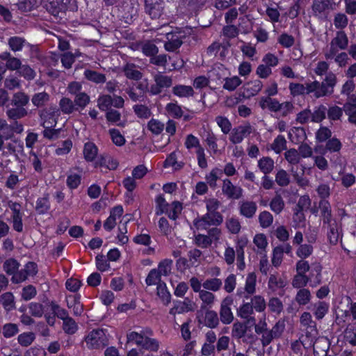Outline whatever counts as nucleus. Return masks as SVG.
Listing matches in <instances>:
<instances>
[{
	"mask_svg": "<svg viewBox=\"0 0 356 356\" xmlns=\"http://www.w3.org/2000/svg\"><path fill=\"white\" fill-rule=\"evenodd\" d=\"M153 335L152 330L149 328L145 329V334L143 337V342L140 345L143 349L156 352L159 348V342L156 339L151 338Z\"/></svg>",
	"mask_w": 356,
	"mask_h": 356,
	"instance_id": "obj_22",
	"label": "nucleus"
},
{
	"mask_svg": "<svg viewBox=\"0 0 356 356\" xmlns=\"http://www.w3.org/2000/svg\"><path fill=\"white\" fill-rule=\"evenodd\" d=\"M222 285V282L220 279L218 278H211L206 280L203 284L202 286L206 290H209L212 291H218Z\"/></svg>",
	"mask_w": 356,
	"mask_h": 356,
	"instance_id": "obj_45",
	"label": "nucleus"
},
{
	"mask_svg": "<svg viewBox=\"0 0 356 356\" xmlns=\"http://www.w3.org/2000/svg\"><path fill=\"white\" fill-rule=\"evenodd\" d=\"M35 211L39 214H44L50 209V203L49 200V195L46 194L42 197H39L36 201Z\"/></svg>",
	"mask_w": 356,
	"mask_h": 356,
	"instance_id": "obj_37",
	"label": "nucleus"
},
{
	"mask_svg": "<svg viewBox=\"0 0 356 356\" xmlns=\"http://www.w3.org/2000/svg\"><path fill=\"white\" fill-rule=\"evenodd\" d=\"M222 174L223 172L222 170L219 168H214L206 176L207 182L211 188H214L216 187V181L218 179L221 178Z\"/></svg>",
	"mask_w": 356,
	"mask_h": 356,
	"instance_id": "obj_43",
	"label": "nucleus"
},
{
	"mask_svg": "<svg viewBox=\"0 0 356 356\" xmlns=\"http://www.w3.org/2000/svg\"><path fill=\"white\" fill-rule=\"evenodd\" d=\"M270 210L276 215L280 214L285 207L284 201L280 194H276L269 203Z\"/></svg>",
	"mask_w": 356,
	"mask_h": 356,
	"instance_id": "obj_30",
	"label": "nucleus"
},
{
	"mask_svg": "<svg viewBox=\"0 0 356 356\" xmlns=\"http://www.w3.org/2000/svg\"><path fill=\"white\" fill-rule=\"evenodd\" d=\"M329 305L323 301H319L314 305V314L316 319H322L327 313Z\"/></svg>",
	"mask_w": 356,
	"mask_h": 356,
	"instance_id": "obj_42",
	"label": "nucleus"
},
{
	"mask_svg": "<svg viewBox=\"0 0 356 356\" xmlns=\"http://www.w3.org/2000/svg\"><path fill=\"white\" fill-rule=\"evenodd\" d=\"M238 209L241 216L247 218H251L257 210V205L253 201L244 200L239 202Z\"/></svg>",
	"mask_w": 356,
	"mask_h": 356,
	"instance_id": "obj_24",
	"label": "nucleus"
},
{
	"mask_svg": "<svg viewBox=\"0 0 356 356\" xmlns=\"http://www.w3.org/2000/svg\"><path fill=\"white\" fill-rule=\"evenodd\" d=\"M140 49L147 56H153L158 52L157 47L152 42H145L140 44Z\"/></svg>",
	"mask_w": 356,
	"mask_h": 356,
	"instance_id": "obj_50",
	"label": "nucleus"
},
{
	"mask_svg": "<svg viewBox=\"0 0 356 356\" xmlns=\"http://www.w3.org/2000/svg\"><path fill=\"white\" fill-rule=\"evenodd\" d=\"M252 305L250 302L243 303L237 309V315L241 318L246 320V324L249 327L255 324V318L252 316L253 314Z\"/></svg>",
	"mask_w": 356,
	"mask_h": 356,
	"instance_id": "obj_20",
	"label": "nucleus"
},
{
	"mask_svg": "<svg viewBox=\"0 0 356 356\" xmlns=\"http://www.w3.org/2000/svg\"><path fill=\"white\" fill-rule=\"evenodd\" d=\"M280 102L275 99L263 97L259 102L260 106L263 108H268L271 111L277 112L280 107Z\"/></svg>",
	"mask_w": 356,
	"mask_h": 356,
	"instance_id": "obj_39",
	"label": "nucleus"
},
{
	"mask_svg": "<svg viewBox=\"0 0 356 356\" xmlns=\"http://www.w3.org/2000/svg\"><path fill=\"white\" fill-rule=\"evenodd\" d=\"M286 141L284 136H278L270 145V148L276 154H280L286 147Z\"/></svg>",
	"mask_w": 356,
	"mask_h": 356,
	"instance_id": "obj_47",
	"label": "nucleus"
},
{
	"mask_svg": "<svg viewBox=\"0 0 356 356\" xmlns=\"http://www.w3.org/2000/svg\"><path fill=\"white\" fill-rule=\"evenodd\" d=\"M181 211V204L179 202L175 201L172 204H169V207H168L164 213L167 214L170 219L175 220L178 218Z\"/></svg>",
	"mask_w": 356,
	"mask_h": 356,
	"instance_id": "obj_35",
	"label": "nucleus"
},
{
	"mask_svg": "<svg viewBox=\"0 0 356 356\" xmlns=\"http://www.w3.org/2000/svg\"><path fill=\"white\" fill-rule=\"evenodd\" d=\"M223 221V217L220 213H207L200 218L193 220V225L198 230H206L210 226H218Z\"/></svg>",
	"mask_w": 356,
	"mask_h": 356,
	"instance_id": "obj_2",
	"label": "nucleus"
},
{
	"mask_svg": "<svg viewBox=\"0 0 356 356\" xmlns=\"http://www.w3.org/2000/svg\"><path fill=\"white\" fill-rule=\"evenodd\" d=\"M286 284L287 281L284 277L274 274L269 277L268 287L273 292L284 289Z\"/></svg>",
	"mask_w": 356,
	"mask_h": 356,
	"instance_id": "obj_27",
	"label": "nucleus"
},
{
	"mask_svg": "<svg viewBox=\"0 0 356 356\" xmlns=\"http://www.w3.org/2000/svg\"><path fill=\"white\" fill-rule=\"evenodd\" d=\"M35 336L33 332H23L17 337L18 343L24 347L30 346L35 340Z\"/></svg>",
	"mask_w": 356,
	"mask_h": 356,
	"instance_id": "obj_54",
	"label": "nucleus"
},
{
	"mask_svg": "<svg viewBox=\"0 0 356 356\" xmlns=\"http://www.w3.org/2000/svg\"><path fill=\"white\" fill-rule=\"evenodd\" d=\"M343 110L348 116L350 122L356 125V104L346 103L343 106Z\"/></svg>",
	"mask_w": 356,
	"mask_h": 356,
	"instance_id": "obj_64",
	"label": "nucleus"
},
{
	"mask_svg": "<svg viewBox=\"0 0 356 356\" xmlns=\"http://www.w3.org/2000/svg\"><path fill=\"white\" fill-rule=\"evenodd\" d=\"M87 161L93 162L95 166L99 165L108 170H115L119 162L114 157H85Z\"/></svg>",
	"mask_w": 356,
	"mask_h": 356,
	"instance_id": "obj_16",
	"label": "nucleus"
},
{
	"mask_svg": "<svg viewBox=\"0 0 356 356\" xmlns=\"http://www.w3.org/2000/svg\"><path fill=\"white\" fill-rule=\"evenodd\" d=\"M251 131L252 127L249 124L238 126L231 131L229 139L234 144L240 143Z\"/></svg>",
	"mask_w": 356,
	"mask_h": 356,
	"instance_id": "obj_17",
	"label": "nucleus"
},
{
	"mask_svg": "<svg viewBox=\"0 0 356 356\" xmlns=\"http://www.w3.org/2000/svg\"><path fill=\"white\" fill-rule=\"evenodd\" d=\"M260 170L264 173L270 172L274 168V161L270 157H262L258 162Z\"/></svg>",
	"mask_w": 356,
	"mask_h": 356,
	"instance_id": "obj_49",
	"label": "nucleus"
},
{
	"mask_svg": "<svg viewBox=\"0 0 356 356\" xmlns=\"http://www.w3.org/2000/svg\"><path fill=\"white\" fill-rule=\"evenodd\" d=\"M122 184L127 190L126 197H127V202H131L134 200L132 192L137 186L136 179L133 177L128 176L122 181Z\"/></svg>",
	"mask_w": 356,
	"mask_h": 356,
	"instance_id": "obj_31",
	"label": "nucleus"
},
{
	"mask_svg": "<svg viewBox=\"0 0 356 356\" xmlns=\"http://www.w3.org/2000/svg\"><path fill=\"white\" fill-rule=\"evenodd\" d=\"M224 81L223 88L229 91L234 90L242 83V81L237 76L226 78Z\"/></svg>",
	"mask_w": 356,
	"mask_h": 356,
	"instance_id": "obj_52",
	"label": "nucleus"
},
{
	"mask_svg": "<svg viewBox=\"0 0 356 356\" xmlns=\"http://www.w3.org/2000/svg\"><path fill=\"white\" fill-rule=\"evenodd\" d=\"M318 207L321 211L323 223L334 219L332 216L331 205L327 200H321Z\"/></svg>",
	"mask_w": 356,
	"mask_h": 356,
	"instance_id": "obj_28",
	"label": "nucleus"
},
{
	"mask_svg": "<svg viewBox=\"0 0 356 356\" xmlns=\"http://www.w3.org/2000/svg\"><path fill=\"white\" fill-rule=\"evenodd\" d=\"M147 13L152 18L160 17L163 13L162 0H145Z\"/></svg>",
	"mask_w": 356,
	"mask_h": 356,
	"instance_id": "obj_21",
	"label": "nucleus"
},
{
	"mask_svg": "<svg viewBox=\"0 0 356 356\" xmlns=\"http://www.w3.org/2000/svg\"><path fill=\"white\" fill-rule=\"evenodd\" d=\"M60 115V111L56 108H49L44 111L41 114V118L43 120V127H44V136L47 138H52L51 128L56 124V118Z\"/></svg>",
	"mask_w": 356,
	"mask_h": 356,
	"instance_id": "obj_5",
	"label": "nucleus"
},
{
	"mask_svg": "<svg viewBox=\"0 0 356 356\" xmlns=\"http://www.w3.org/2000/svg\"><path fill=\"white\" fill-rule=\"evenodd\" d=\"M172 92L175 95L183 98V97H192L194 94L193 89L190 86L185 85H177L172 88Z\"/></svg>",
	"mask_w": 356,
	"mask_h": 356,
	"instance_id": "obj_33",
	"label": "nucleus"
},
{
	"mask_svg": "<svg viewBox=\"0 0 356 356\" xmlns=\"http://www.w3.org/2000/svg\"><path fill=\"white\" fill-rule=\"evenodd\" d=\"M327 108L323 105L315 108L313 113H312V122H320L325 118Z\"/></svg>",
	"mask_w": 356,
	"mask_h": 356,
	"instance_id": "obj_59",
	"label": "nucleus"
},
{
	"mask_svg": "<svg viewBox=\"0 0 356 356\" xmlns=\"http://www.w3.org/2000/svg\"><path fill=\"white\" fill-rule=\"evenodd\" d=\"M259 222L262 228L269 227L273 224V216L269 211H264L259 215Z\"/></svg>",
	"mask_w": 356,
	"mask_h": 356,
	"instance_id": "obj_53",
	"label": "nucleus"
},
{
	"mask_svg": "<svg viewBox=\"0 0 356 356\" xmlns=\"http://www.w3.org/2000/svg\"><path fill=\"white\" fill-rule=\"evenodd\" d=\"M172 266V260L166 259L159 263L158 268H156V270L161 276H168L171 273Z\"/></svg>",
	"mask_w": 356,
	"mask_h": 356,
	"instance_id": "obj_48",
	"label": "nucleus"
},
{
	"mask_svg": "<svg viewBox=\"0 0 356 356\" xmlns=\"http://www.w3.org/2000/svg\"><path fill=\"white\" fill-rule=\"evenodd\" d=\"M284 330V325L283 323L277 322L272 327L271 330H266L261 337V342L264 347L269 345L274 339L279 338Z\"/></svg>",
	"mask_w": 356,
	"mask_h": 356,
	"instance_id": "obj_9",
	"label": "nucleus"
},
{
	"mask_svg": "<svg viewBox=\"0 0 356 356\" xmlns=\"http://www.w3.org/2000/svg\"><path fill=\"white\" fill-rule=\"evenodd\" d=\"M323 229L326 230V234L330 243L336 245L341 238V229L336 219L323 223Z\"/></svg>",
	"mask_w": 356,
	"mask_h": 356,
	"instance_id": "obj_6",
	"label": "nucleus"
},
{
	"mask_svg": "<svg viewBox=\"0 0 356 356\" xmlns=\"http://www.w3.org/2000/svg\"><path fill=\"white\" fill-rule=\"evenodd\" d=\"M313 250V246L311 244H301L296 250V255L301 259H305L312 254Z\"/></svg>",
	"mask_w": 356,
	"mask_h": 356,
	"instance_id": "obj_57",
	"label": "nucleus"
},
{
	"mask_svg": "<svg viewBox=\"0 0 356 356\" xmlns=\"http://www.w3.org/2000/svg\"><path fill=\"white\" fill-rule=\"evenodd\" d=\"M311 298L312 295L309 289L305 288L299 289L296 296V301L300 305H305L309 302Z\"/></svg>",
	"mask_w": 356,
	"mask_h": 356,
	"instance_id": "obj_44",
	"label": "nucleus"
},
{
	"mask_svg": "<svg viewBox=\"0 0 356 356\" xmlns=\"http://www.w3.org/2000/svg\"><path fill=\"white\" fill-rule=\"evenodd\" d=\"M346 341L353 346H356V323L347 327L345 331Z\"/></svg>",
	"mask_w": 356,
	"mask_h": 356,
	"instance_id": "obj_62",
	"label": "nucleus"
},
{
	"mask_svg": "<svg viewBox=\"0 0 356 356\" xmlns=\"http://www.w3.org/2000/svg\"><path fill=\"white\" fill-rule=\"evenodd\" d=\"M161 275L156 270V268L152 269L146 277L145 282L149 286H158L163 282L161 281Z\"/></svg>",
	"mask_w": 356,
	"mask_h": 356,
	"instance_id": "obj_58",
	"label": "nucleus"
},
{
	"mask_svg": "<svg viewBox=\"0 0 356 356\" xmlns=\"http://www.w3.org/2000/svg\"><path fill=\"white\" fill-rule=\"evenodd\" d=\"M257 276L255 273H250L247 275L244 288H238L236 291V296L240 298L248 299L250 295H252L256 291Z\"/></svg>",
	"mask_w": 356,
	"mask_h": 356,
	"instance_id": "obj_12",
	"label": "nucleus"
},
{
	"mask_svg": "<svg viewBox=\"0 0 356 356\" xmlns=\"http://www.w3.org/2000/svg\"><path fill=\"white\" fill-rule=\"evenodd\" d=\"M87 348L89 349H101L108 344V339L102 329L93 330L85 337Z\"/></svg>",
	"mask_w": 356,
	"mask_h": 356,
	"instance_id": "obj_3",
	"label": "nucleus"
},
{
	"mask_svg": "<svg viewBox=\"0 0 356 356\" xmlns=\"http://www.w3.org/2000/svg\"><path fill=\"white\" fill-rule=\"evenodd\" d=\"M156 214L157 216L161 215L164 213L168 207H169V204L165 200L163 195H159L156 197Z\"/></svg>",
	"mask_w": 356,
	"mask_h": 356,
	"instance_id": "obj_60",
	"label": "nucleus"
},
{
	"mask_svg": "<svg viewBox=\"0 0 356 356\" xmlns=\"http://www.w3.org/2000/svg\"><path fill=\"white\" fill-rule=\"evenodd\" d=\"M156 84L151 87L150 91L153 95H157L162 89L168 88L172 85L170 77L162 74H157L154 77Z\"/></svg>",
	"mask_w": 356,
	"mask_h": 356,
	"instance_id": "obj_23",
	"label": "nucleus"
},
{
	"mask_svg": "<svg viewBox=\"0 0 356 356\" xmlns=\"http://www.w3.org/2000/svg\"><path fill=\"white\" fill-rule=\"evenodd\" d=\"M309 88V91L312 92L316 98L327 96L333 92V90L325 85L323 81L321 83L317 81L310 82Z\"/></svg>",
	"mask_w": 356,
	"mask_h": 356,
	"instance_id": "obj_18",
	"label": "nucleus"
},
{
	"mask_svg": "<svg viewBox=\"0 0 356 356\" xmlns=\"http://www.w3.org/2000/svg\"><path fill=\"white\" fill-rule=\"evenodd\" d=\"M165 114L176 119L183 118L185 121L190 120L193 118L191 114H184L181 106L177 102H170L166 105Z\"/></svg>",
	"mask_w": 356,
	"mask_h": 356,
	"instance_id": "obj_13",
	"label": "nucleus"
},
{
	"mask_svg": "<svg viewBox=\"0 0 356 356\" xmlns=\"http://www.w3.org/2000/svg\"><path fill=\"white\" fill-rule=\"evenodd\" d=\"M321 266L317 265L312 269L309 276L296 273L292 280L291 284L293 287L303 289L308 283L312 287L317 286L321 283Z\"/></svg>",
	"mask_w": 356,
	"mask_h": 356,
	"instance_id": "obj_1",
	"label": "nucleus"
},
{
	"mask_svg": "<svg viewBox=\"0 0 356 356\" xmlns=\"http://www.w3.org/2000/svg\"><path fill=\"white\" fill-rule=\"evenodd\" d=\"M332 9V0H314L312 6V10L316 15L323 17L327 12Z\"/></svg>",
	"mask_w": 356,
	"mask_h": 356,
	"instance_id": "obj_25",
	"label": "nucleus"
},
{
	"mask_svg": "<svg viewBox=\"0 0 356 356\" xmlns=\"http://www.w3.org/2000/svg\"><path fill=\"white\" fill-rule=\"evenodd\" d=\"M185 146L187 149H196L197 156H204V150L200 145L199 139L193 134L186 136Z\"/></svg>",
	"mask_w": 356,
	"mask_h": 356,
	"instance_id": "obj_29",
	"label": "nucleus"
},
{
	"mask_svg": "<svg viewBox=\"0 0 356 356\" xmlns=\"http://www.w3.org/2000/svg\"><path fill=\"white\" fill-rule=\"evenodd\" d=\"M156 289L158 296L165 305H168L170 302V294L167 289L165 283H161L157 286Z\"/></svg>",
	"mask_w": 356,
	"mask_h": 356,
	"instance_id": "obj_55",
	"label": "nucleus"
},
{
	"mask_svg": "<svg viewBox=\"0 0 356 356\" xmlns=\"http://www.w3.org/2000/svg\"><path fill=\"white\" fill-rule=\"evenodd\" d=\"M84 75L87 79L96 83H102L106 81V78L104 74L92 70H86L84 72Z\"/></svg>",
	"mask_w": 356,
	"mask_h": 356,
	"instance_id": "obj_56",
	"label": "nucleus"
},
{
	"mask_svg": "<svg viewBox=\"0 0 356 356\" xmlns=\"http://www.w3.org/2000/svg\"><path fill=\"white\" fill-rule=\"evenodd\" d=\"M81 181V176L79 174L72 172L67 176L66 184L70 189L73 190L78 188Z\"/></svg>",
	"mask_w": 356,
	"mask_h": 356,
	"instance_id": "obj_63",
	"label": "nucleus"
},
{
	"mask_svg": "<svg viewBox=\"0 0 356 356\" xmlns=\"http://www.w3.org/2000/svg\"><path fill=\"white\" fill-rule=\"evenodd\" d=\"M145 334V329L141 330L140 332H130L127 334V343H131L132 344H135L138 346H140V345L143 342Z\"/></svg>",
	"mask_w": 356,
	"mask_h": 356,
	"instance_id": "obj_41",
	"label": "nucleus"
},
{
	"mask_svg": "<svg viewBox=\"0 0 356 356\" xmlns=\"http://www.w3.org/2000/svg\"><path fill=\"white\" fill-rule=\"evenodd\" d=\"M169 60L172 62L170 66H168L169 64L168 63L167 56L161 54L153 56L151 58V63L159 66H163L169 70L180 68L183 65V60L177 56L172 58L170 57Z\"/></svg>",
	"mask_w": 356,
	"mask_h": 356,
	"instance_id": "obj_8",
	"label": "nucleus"
},
{
	"mask_svg": "<svg viewBox=\"0 0 356 356\" xmlns=\"http://www.w3.org/2000/svg\"><path fill=\"white\" fill-rule=\"evenodd\" d=\"M263 84L259 80H254L248 83L245 88L244 96L250 97L256 95L262 88Z\"/></svg>",
	"mask_w": 356,
	"mask_h": 356,
	"instance_id": "obj_34",
	"label": "nucleus"
},
{
	"mask_svg": "<svg viewBox=\"0 0 356 356\" xmlns=\"http://www.w3.org/2000/svg\"><path fill=\"white\" fill-rule=\"evenodd\" d=\"M19 263L13 258L6 259L3 263V270L8 275H12L13 276L16 274L19 267Z\"/></svg>",
	"mask_w": 356,
	"mask_h": 356,
	"instance_id": "obj_40",
	"label": "nucleus"
},
{
	"mask_svg": "<svg viewBox=\"0 0 356 356\" xmlns=\"http://www.w3.org/2000/svg\"><path fill=\"white\" fill-rule=\"evenodd\" d=\"M0 304L7 312L15 309V297L11 292H6L0 296Z\"/></svg>",
	"mask_w": 356,
	"mask_h": 356,
	"instance_id": "obj_32",
	"label": "nucleus"
},
{
	"mask_svg": "<svg viewBox=\"0 0 356 356\" xmlns=\"http://www.w3.org/2000/svg\"><path fill=\"white\" fill-rule=\"evenodd\" d=\"M348 44V39L343 31H338L336 36L332 40L328 51L325 54L327 59H332L339 52V50L346 49Z\"/></svg>",
	"mask_w": 356,
	"mask_h": 356,
	"instance_id": "obj_4",
	"label": "nucleus"
},
{
	"mask_svg": "<svg viewBox=\"0 0 356 356\" xmlns=\"http://www.w3.org/2000/svg\"><path fill=\"white\" fill-rule=\"evenodd\" d=\"M317 335L318 334L312 335V334H309V333L305 332V334L300 338L299 342H300L302 346L306 349L313 347L314 353L317 352L316 349L318 348V344L324 343L325 347L323 350L326 351L328 348V346H326L327 342V339L323 337L316 339Z\"/></svg>",
	"mask_w": 356,
	"mask_h": 356,
	"instance_id": "obj_7",
	"label": "nucleus"
},
{
	"mask_svg": "<svg viewBox=\"0 0 356 356\" xmlns=\"http://www.w3.org/2000/svg\"><path fill=\"white\" fill-rule=\"evenodd\" d=\"M164 127V124L156 119L152 118L147 123L148 129L155 135L161 134Z\"/></svg>",
	"mask_w": 356,
	"mask_h": 356,
	"instance_id": "obj_51",
	"label": "nucleus"
},
{
	"mask_svg": "<svg viewBox=\"0 0 356 356\" xmlns=\"http://www.w3.org/2000/svg\"><path fill=\"white\" fill-rule=\"evenodd\" d=\"M222 191L229 199L238 200L242 197L243 190L241 187L234 186L229 179L223 180Z\"/></svg>",
	"mask_w": 356,
	"mask_h": 356,
	"instance_id": "obj_15",
	"label": "nucleus"
},
{
	"mask_svg": "<svg viewBox=\"0 0 356 356\" xmlns=\"http://www.w3.org/2000/svg\"><path fill=\"white\" fill-rule=\"evenodd\" d=\"M193 243L195 245L201 248H207L211 245V240L207 235L198 234L195 235Z\"/></svg>",
	"mask_w": 356,
	"mask_h": 356,
	"instance_id": "obj_61",
	"label": "nucleus"
},
{
	"mask_svg": "<svg viewBox=\"0 0 356 356\" xmlns=\"http://www.w3.org/2000/svg\"><path fill=\"white\" fill-rule=\"evenodd\" d=\"M194 305V302L188 298H185L182 301H175L173 307L170 310V314L175 316L177 314H184L193 311Z\"/></svg>",
	"mask_w": 356,
	"mask_h": 356,
	"instance_id": "obj_14",
	"label": "nucleus"
},
{
	"mask_svg": "<svg viewBox=\"0 0 356 356\" xmlns=\"http://www.w3.org/2000/svg\"><path fill=\"white\" fill-rule=\"evenodd\" d=\"M300 323L303 330L307 333H309V334H318L316 323L313 321L312 316L309 312H305L302 314Z\"/></svg>",
	"mask_w": 356,
	"mask_h": 356,
	"instance_id": "obj_19",
	"label": "nucleus"
},
{
	"mask_svg": "<svg viewBox=\"0 0 356 356\" xmlns=\"http://www.w3.org/2000/svg\"><path fill=\"white\" fill-rule=\"evenodd\" d=\"M232 303L233 299L230 296H227L221 302L220 318L223 324H230L234 320V315L230 307Z\"/></svg>",
	"mask_w": 356,
	"mask_h": 356,
	"instance_id": "obj_11",
	"label": "nucleus"
},
{
	"mask_svg": "<svg viewBox=\"0 0 356 356\" xmlns=\"http://www.w3.org/2000/svg\"><path fill=\"white\" fill-rule=\"evenodd\" d=\"M78 329V324L72 317L67 318V320L63 322V330L67 334L72 335L75 334Z\"/></svg>",
	"mask_w": 356,
	"mask_h": 356,
	"instance_id": "obj_46",
	"label": "nucleus"
},
{
	"mask_svg": "<svg viewBox=\"0 0 356 356\" xmlns=\"http://www.w3.org/2000/svg\"><path fill=\"white\" fill-rule=\"evenodd\" d=\"M37 273V264L35 262L29 261L25 265L24 268L18 271L12 277L11 281L15 284H19L25 281L28 277L35 275Z\"/></svg>",
	"mask_w": 356,
	"mask_h": 356,
	"instance_id": "obj_10",
	"label": "nucleus"
},
{
	"mask_svg": "<svg viewBox=\"0 0 356 356\" xmlns=\"http://www.w3.org/2000/svg\"><path fill=\"white\" fill-rule=\"evenodd\" d=\"M168 42L165 43V49L168 51H174L182 44V41L179 35L176 33L165 31Z\"/></svg>",
	"mask_w": 356,
	"mask_h": 356,
	"instance_id": "obj_26",
	"label": "nucleus"
},
{
	"mask_svg": "<svg viewBox=\"0 0 356 356\" xmlns=\"http://www.w3.org/2000/svg\"><path fill=\"white\" fill-rule=\"evenodd\" d=\"M219 324V318L216 312L207 310L204 316V325L210 328H215Z\"/></svg>",
	"mask_w": 356,
	"mask_h": 356,
	"instance_id": "obj_38",
	"label": "nucleus"
},
{
	"mask_svg": "<svg viewBox=\"0 0 356 356\" xmlns=\"http://www.w3.org/2000/svg\"><path fill=\"white\" fill-rule=\"evenodd\" d=\"M309 83H307L305 84L291 83L289 85V90L292 95L297 96L305 94H311L312 92L309 91Z\"/></svg>",
	"mask_w": 356,
	"mask_h": 356,
	"instance_id": "obj_36",
	"label": "nucleus"
}]
</instances>
